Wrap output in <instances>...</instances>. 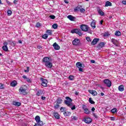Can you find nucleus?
Returning <instances> with one entry per match:
<instances>
[{
	"label": "nucleus",
	"mask_w": 126,
	"mask_h": 126,
	"mask_svg": "<svg viewBox=\"0 0 126 126\" xmlns=\"http://www.w3.org/2000/svg\"><path fill=\"white\" fill-rule=\"evenodd\" d=\"M80 29H81L82 31L84 32H88V33H90L91 34L92 33V31L90 30V28L88 27V25H81L80 26Z\"/></svg>",
	"instance_id": "1"
},
{
	"label": "nucleus",
	"mask_w": 126,
	"mask_h": 126,
	"mask_svg": "<svg viewBox=\"0 0 126 126\" xmlns=\"http://www.w3.org/2000/svg\"><path fill=\"white\" fill-rule=\"evenodd\" d=\"M65 99L64 101V104L68 107H72V99L68 96H66Z\"/></svg>",
	"instance_id": "2"
},
{
	"label": "nucleus",
	"mask_w": 126,
	"mask_h": 126,
	"mask_svg": "<svg viewBox=\"0 0 126 126\" xmlns=\"http://www.w3.org/2000/svg\"><path fill=\"white\" fill-rule=\"evenodd\" d=\"M76 66L78 68H79V71L83 72L84 67H85V65L83 64H81V63L78 62L76 63Z\"/></svg>",
	"instance_id": "3"
},
{
	"label": "nucleus",
	"mask_w": 126,
	"mask_h": 126,
	"mask_svg": "<svg viewBox=\"0 0 126 126\" xmlns=\"http://www.w3.org/2000/svg\"><path fill=\"white\" fill-rule=\"evenodd\" d=\"M71 33L72 34H74L75 33L76 34H78L79 36H81L82 35V33H81V30L80 29H74L71 31Z\"/></svg>",
	"instance_id": "4"
},
{
	"label": "nucleus",
	"mask_w": 126,
	"mask_h": 126,
	"mask_svg": "<svg viewBox=\"0 0 126 126\" xmlns=\"http://www.w3.org/2000/svg\"><path fill=\"white\" fill-rule=\"evenodd\" d=\"M19 91L21 95H26V94H27L26 89L23 88V87H21L19 90Z\"/></svg>",
	"instance_id": "5"
},
{
	"label": "nucleus",
	"mask_w": 126,
	"mask_h": 126,
	"mask_svg": "<svg viewBox=\"0 0 126 126\" xmlns=\"http://www.w3.org/2000/svg\"><path fill=\"white\" fill-rule=\"evenodd\" d=\"M82 109L84 111L85 114H86V115H89V114H90V110L89 109L87 108V106H86V105H83L82 106Z\"/></svg>",
	"instance_id": "6"
},
{
	"label": "nucleus",
	"mask_w": 126,
	"mask_h": 126,
	"mask_svg": "<svg viewBox=\"0 0 126 126\" xmlns=\"http://www.w3.org/2000/svg\"><path fill=\"white\" fill-rule=\"evenodd\" d=\"M40 80L42 81L41 85L44 87H47L48 86V81H47V80L43 78H41Z\"/></svg>",
	"instance_id": "7"
},
{
	"label": "nucleus",
	"mask_w": 126,
	"mask_h": 126,
	"mask_svg": "<svg viewBox=\"0 0 126 126\" xmlns=\"http://www.w3.org/2000/svg\"><path fill=\"white\" fill-rule=\"evenodd\" d=\"M104 83L105 84L107 87H111L112 86V82L108 79H106L103 81Z\"/></svg>",
	"instance_id": "8"
},
{
	"label": "nucleus",
	"mask_w": 126,
	"mask_h": 126,
	"mask_svg": "<svg viewBox=\"0 0 126 126\" xmlns=\"http://www.w3.org/2000/svg\"><path fill=\"white\" fill-rule=\"evenodd\" d=\"M83 121L86 123V124H90L92 122V119L90 117H87L84 119Z\"/></svg>",
	"instance_id": "9"
},
{
	"label": "nucleus",
	"mask_w": 126,
	"mask_h": 126,
	"mask_svg": "<svg viewBox=\"0 0 126 126\" xmlns=\"http://www.w3.org/2000/svg\"><path fill=\"white\" fill-rule=\"evenodd\" d=\"M79 43H80V40L77 38H75L74 40L72 41V44L74 46H77V45L79 44Z\"/></svg>",
	"instance_id": "10"
},
{
	"label": "nucleus",
	"mask_w": 126,
	"mask_h": 126,
	"mask_svg": "<svg viewBox=\"0 0 126 126\" xmlns=\"http://www.w3.org/2000/svg\"><path fill=\"white\" fill-rule=\"evenodd\" d=\"M44 65L46 67H48V68H52V67H53V63H52L51 61L47 63H45Z\"/></svg>",
	"instance_id": "11"
},
{
	"label": "nucleus",
	"mask_w": 126,
	"mask_h": 126,
	"mask_svg": "<svg viewBox=\"0 0 126 126\" xmlns=\"http://www.w3.org/2000/svg\"><path fill=\"white\" fill-rule=\"evenodd\" d=\"M97 11L98 12V13L99 14V15H101V16H104V15L105 14V13H104V12L102 11V10L101 9V8H100V7L97 8Z\"/></svg>",
	"instance_id": "12"
},
{
	"label": "nucleus",
	"mask_w": 126,
	"mask_h": 126,
	"mask_svg": "<svg viewBox=\"0 0 126 126\" xmlns=\"http://www.w3.org/2000/svg\"><path fill=\"white\" fill-rule=\"evenodd\" d=\"M51 58H48V57H44L43 59V63H49L51 62Z\"/></svg>",
	"instance_id": "13"
},
{
	"label": "nucleus",
	"mask_w": 126,
	"mask_h": 126,
	"mask_svg": "<svg viewBox=\"0 0 126 126\" xmlns=\"http://www.w3.org/2000/svg\"><path fill=\"white\" fill-rule=\"evenodd\" d=\"M88 92H89V93H90V94H92V95H93V96H97V92H96V91H95V90H89L88 91Z\"/></svg>",
	"instance_id": "14"
},
{
	"label": "nucleus",
	"mask_w": 126,
	"mask_h": 126,
	"mask_svg": "<svg viewBox=\"0 0 126 126\" xmlns=\"http://www.w3.org/2000/svg\"><path fill=\"white\" fill-rule=\"evenodd\" d=\"M111 42L116 46V47H119V41L116 40L115 39L113 38L111 40Z\"/></svg>",
	"instance_id": "15"
},
{
	"label": "nucleus",
	"mask_w": 126,
	"mask_h": 126,
	"mask_svg": "<svg viewBox=\"0 0 126 126\" xmlns=\"http://www.w3.org/2000/svg\"><path fill=\"white\" fill-rule=\"evenodd\" d=\"M67 18L70 20V21H74L76 18L71 15H69L67 16Z\"/></svg>",
	"instance_id": "16"
},
{
	"label": "nucleus",
	"mask_w": 126,
	"mask_h": 126,
	"mask_svg": "<svg viewBox=\"0 0 126 126\" xmlns=\"http://www.w3.org/2000/svg\"><path fill=\"white\" fill-rule=\"evenodd\" d=\"M53 47L54 48L55 50H60L61 49V47L59 46L58 44H57L56 42L54 43L53 45Z\"/></svg>",
	"instance_id": "17"
},
{
	"label": "nucleus",
	"mask_w": 126,
	"mask_h": 126,
	"mask_svg": "<svg viewBox=\"0 0 126 126\" xmlns=\"http://www.w3.org/2000/svg\"><path fill=\"white\" fill-rule=\"evenodd\" d=\"M34 120L36 121V123H43V122L41 121V119L40 118V116H36Z\"/></svg>",
	"instance_id": "18"
},
{
	"label": "nucleus",
	"mask_w": 126,
	"mask_h": 126,
	"mask_svg": "<svg viewBox=\"0 0 126 126\" xmlns=\"http://www.w3.org/2000/svg\"><path fill=\"white\" fill-rule=\"evenodd\" d=\"M100 40L99 38H94L93 39V41L92 42V45H96L97 42Z\"/></svg>",
	"instance_id": "19"
},
{
	"label": "nucleus",
	"mask_w": 126,
	"mask_h": 126,
	"mask_svg": "<svg viewBox=\"0 0 126 126\" xmlns=\"http://www.w3.org/2000/svg\"><path fill=\"white\" fill-rule=\"evenodd\" d=\"M60 108V103H58L56 101L54 102V109L57 110V109H59Z\"/></svg>",
	"instance_id": "20"
},
{
	"label": "nucleus",
	"mask_w": 126,
	"mask_h": 126,
	"mask_svg": "<svg viewBox=\"0 0 126 126\" xmlns=\"http://www.w3.org/2000/svg\"><path fill=\"white\" fill-rule=\"evenodd\" d=\"M54 116L55 118V119H57V120H60V115L58 112H54Z\"/></svg>",
	"instance_id": "21"
},
{
	"label": "nucleus",
	"mask_w": 126,
	"mask_h": 126,
	"mask_svg": "<svg viewBox=\"0 0 126 126\" xmlns=\"http://www.w3.org/2000/svg\"><path fill=\"white\" fill-rule=\"evenodd\" d=\"M91 25V27L93 29H95L96 28V23H95V22L94 21L92 22Z\"/></svg>",
	"instance_id": "22"
},
{
	"label": "nucleus",
	"mask_w": 126,
	"mask_h": 126,
	"mask_svg": "<svg viewBox=\"0 0 126 126\" xmlns=\"http://www.w3.org/2000/svg\"><path fill=\"white\" fill-rule=\"evenodd\" d=\"M57 103L61 104H62V102H63V99L61 97H58L56 101Z\"/></svg>",
	"instance_id": "23"
},
{
	"label": "nucleus",
	"mask_w": 126,
	"mask_h": 126,
	"mask_svg": "<svg viewBox=\"0 0 126 126\" xmlns=\"http://www.w3.org/2000/svg\"><path fill=\"white\" fill-rule=\"evenodd\" d=\"M17 84V82L16 81H14L10 83V85L12 87H15Z\"/></svg>",
	"instance_id": "24"
},
{
	"label": "nucleus",
	"mask_w": 126,
	"mask_h": 126,
	"mask_svg": "<svg viewBox=\"0 0 126 126\" xmlns=\"http://www.w3.org/2000/svg\"><path fill=\"white\" fill-rule=\"evenodd\" d=\"M13 104L14 105V106H17L18 107H19L21 105V103L19 102H13Z\"/></svg>",
	"instance_id": "25"
},
{
	"label": "nucleus",
	"mask_w": 126,
	"mask_h": 126,
	"mask_svg": "<svg viewBox=\"0 0 126 126\" xmlns=\"http://www.w3.org/2000/svg\"><path fill=\"white\" fill-rule=\"evenodd\" d=\"M105 6L106 7L112 6V3L109 1H107L105 3Z\"/></svg>",
	"instance_id": "26"
},
{
	"label": "nucleus",
	"mask_w": 126,
	"mask_h": 126,
	"mask_svg": "<svg viewBox=\"0 0 126 126\" xmlns=\"http://www.w3.org/2000/svg\"><path fill=\"white\" fill-rule=\"evenodd\" d=\"M42 94H43V90H38L36 93V95L37 96H40L42 95Z\"/></svg>",
	"instance_id": "27"
},
{
	"label": "nucleus",
	"mask_w": 126,
	"mask_h": 126,
	"mask_svg": "<svg viewBox=\"0 0 126 126\" xmlns=\"http://www.w3.org/2000/svg\"><path fill=\"white\" fill-rule=\"evenodd\" d=\"M63 115L65 116V117H68L70 115H71V113L70 112L67 111L63 113Z\"/></svg>",
	"instance_id": "28"
},
{
	"label": "nucleus",
	"mask_w": 126,
	"mask_h": 126,
	"mask_svg": "<svg viewBox=\"0 0 126 126\" xmlns=\"http://www.w3.org/2000/svg\"><path fill=\"white\" fill-rule=\"evenodd\" d=\"M43 125L44 124L43 123V122H40L39 123H35L34 126H43Z\"/></svg>",
	"instance_id": "29"
},
{
	"label": "nucleus",
	"mask_w": 126,
	"mask_h": 126,
	"mask_svg": "<svg viewBox=\"0 0 126 126\" xmlns=\"http://www.w3.org/2000/svg\"><path fill=\"white\" fill-rule=\"evenodd\" d=\"M119 91H121V92H123L124 91V86L123 85H121L118 88Z\"/></svg>",
	"instance_id": "30"
},
{
	"label": "nucleus",
	"mask_w": 126,
	"mask_h": 126,
	"mask_svg": "<svg viewBox=\"0 0 126 126\" xmlns=\"http://www.w3.org/2000/svg\"><path fill=\"white\" fill-rule=\"evenodd\" d=\"M115 35L116 36H121L122 35V33L119 31H117L115 33Z\"/></svg>",
	"instance_id": "31"
},
{
	"label": "nucleus",
	"mask_w": 126,
	"mask_h": 126,
	"mask_svg": "<svg viewBox=\"0 0 126 126\" xmlns=\"http://www.w3.org/2000/svg\"><path fill=\"white\" fill-rule=\"evenodd\" d=\"M46 33L48 34V35H50V36H52L53 33H52V31L50 30H47L46 31Z\"/></svg>",
	"instance_id": "32"
},
{
	"label": "nucleus",
	"mask_w": 126,
	"mask_h": 126,
	"mask_svg": "<svg viewBox=\"0 0 126 126\" xmlns=\"http://www.w3.org/2000/svg\"><path fill=\"white\" fill-rule=\"evenodd\" d=\"M99 48H103V47H104L105 46V43H104V42H100L99 44Z\"/></svg>",
	"instance_id": "33"
},
{
	"label": "nucleus",
	"mask_w": 126,
	"mask_h": 126,
	"mask_svg": "<svg viewBox=\"0 0 126 126\" xmlns=\"http://www.w3.org/2000/svg\"><path fill=\"white\" fill-rule=\"evenodd\" d=\"M68 79L71 81L74 80V76L70 75L68 77Z\"/></svg>",
	"instance_id": "34"
},
{
	"label": "nucleus",
	"mask_w": 126,
	"mask_h": 126,
	"mask_svg": "<svg viewBox=\"0 0 126 126\" xmlns=\"http://www.w3.org/2000/svg\"><path fill=\"white\" fill-rule=\"evenodd\" d=\"M89 101L91 104H95V102L92 100V98L91 97L89 98Z\"/></svg>",
	"instance_id": "35"
},
{
	"label": "nucleus",
	"mask_w": 126,
	"mask_h": 126,
	"mask_svg": "<svg viewBox=\"0 0 126 126\" xmlns=\"http://www.w3.org/2000/svg\"><path fill=\"white\" fill-rule=\"evenodd\" d=\"M7 13V15L8 16H10V15H11V14H12V12L10 10H8Z\"/></svg>",
	"instance_id": "36"
},
{
	"label": "nucleus",
	"mask_w": 126,
	"mask_h": 126,
	"mask_svg": "<svg viewBox=\"0 0 126 126\" xmlns=\"http://www.w3.org/2000/svg\"><path fill=\"white\" fill-rule=\"evenodd\" d=\"M2 49L3 51H5V52H7L8 51V48H7V46H3Z\"/></svg>",
	"instance_id": "37"
},
{
	"label": "nucleus",
	"mask_w": 126,
	"mask_h": 126,
	"mask_svg": "<svg viewBox=\"0 0 126 126\" xmlns=\"http://www.w3.org/2000/svg\"><path fill=\"white\" fill-rule=\"evenodd\" d=\"M71 119L73 121H77L78 120V118L76 116H72Z\"/></svg>",
	"instance_id": "38"
},
{
	"label": "nucleus",
	"mask_w": 126,
	"mask_h": 126,
	"mask_svg": "<svg viewBox=\"0 0 126 126\" xmlns=\"http://www.w3.org/2000/svg\"><path fill=\"white\" fill-rule=\"evenodd\" d=\"M66 110L65 107H62L60 108V111L63 113V112H64Z\"/></svg>",
	"instance_id": "39"
},
{
	"label": "nucleus",
	"mask_w": 126,
	"mask_h": 126,
	"mask_svg": "<svg viewBox=\"0 0 126 126\" xmlns=\"http://www.w3.org/2000/svg\"><path fill=\"white\" fill-rule=\"evenodd\" d=\"M58 24H54L52 25V27L54 29H57L58 28Z\"/></svg>",
	"instance_id": "40"
},
{
	"label": "nucleus",
	"mask_w": 126,
	"mask_h": 126,
	"mask_svg": "<svg viewBox=\"0 0 126 126\" xmlns=\"http://www.w3.org/2000/svg\"><path fill=\"white\" fill-rule=\"evenodd\" d=\"M111 112L113 114H115V113H117V108H114L112 110H111Z\"/></svg>",
	"instance_id": "41"
},
{
	"label": "nucleus",
	"mask_w": 126,
	"mask_h": 126,
	"mask_svg": "<svg viewBox=\"0 0 126 126\" xmlns=\"http://www.w3.org/2000/svg\"><path fill=\"white\" fill-rule=\"evenodd\" d=\"M4 85L0 83V89H4Z\"/></svg>",
	"instance_id": "42"
},
{
	"label": "nucleus",
	"mask_w": 126,
	"mask_h": 126,
	"mask_svg": "<svg viewBox=\"0 0 126 126\" xmlns=\"http://www.w3.org/2000/svg\"><path fill=\"white\" fill-rule=\"evenodd\" d=\"M42 38L43 39H47L48 38V34H45L42 36Z\"/></svg>",
	"instance_id": "43"
},
{
	"label": "nucleus",
	"mask_w": 126,
	"mask_h": 126,
	"mask_svg": "<svg viewBox=\"0 0 126 126\" xmlns=\"http://www.w3.org/2000/svg\"><path fill=\"white\" fill-rule=\"evenodd\" d=\"M69 108H71V110H75V105H73V104L72 103V106L69 107Z\"/></svg>",
	"instance_id": "44"
},
{
	"label": "nucleus",
	"mask_w": 126,
	"mask_h": 126,
	"mask_svg": "<svg viewBox=\"0 0 126 126\" xmlns=\"http://www.w3.org/2000/svg\"><path fill=\"white\" fill-rule=\"evenodd\" d=\"M109 35H110V33H109V32H105L104 34V37H109Z\"/></svg>",
	"instance_id": "45"
},
{
	"label": "nucleus",
	"mask_w": 126,
	"mask_h": 126,
	"mask_svg": "<svg viewBox=\"0 0 126 126\" xmlns=\"http://www.w3.org/2000/svg\"><path fill=\"white\" fill-rule=\"evenodd\" d=\"M80 11L82 13H84V12H85V9H83V8H82L80 9Z\"/></svg>",
	"instance_id": "46"
},
{
	"label": "nucleus",
	"mask_w": 126,
	"mask_h": 126,
	"mask_svg": "<svg viewBox=\"0 0 126 126\" xmlns=\"http://www.w3.org/2000/svg\"><path fill=\"white\" fill-rule=\"evenodd\" d=\"M80 7H76L74 9V11H75V12H76V11H78V9H80Z\"/></svg>",
	"instance_id": "47"
},
{
	"label": "nucleus",
	"mask_w": 126,
	"mask_h": 126,
	"mask_svg": "<svg viewBox=\"0 0 126 126\" xmlns=\"http://www.w3.org/2000/svg\"><path fill=\"white\" fill-rule=\"evenodd\" d=\"M86 40L88 41V42H91V38L90 37H87L86 38Z\"/></svg>",
	"instance_id": "48"
},
{
	"label": "nucleus",
	"mask_w": 126,
	"mask_h": 126,
	"mask_svg": "<svg viewBox=\"0 0 126 126\" xmlns=\"http://www.w3.org/2000/svg\"><path fill=\"white\" fill-rule=\"evenodd\" d=\"M29 70H30L29 67H27V69L25 70L24 71H25V72H29Z\"/></svg>",
	"instance_id": "49"
},
{
	"label": "nucleus",
	"mask_w": 126,
	"mask_h": 126,
	"mask_svg": "<svg viewBox=\"0 0 126 126\" xmlns=\"http://www.w3.org/2000/svg\"><path fill=\"white\" fill-rule=\"evenodd\" d=\"M50 18L51 19H55V18H56V16H55L54 15H50Z\"/></svg>",
	"instance_id": "50"
},
{
	"label": "nucleus",
	"mask_w": 126,
	"mask_h": 126,
	"mask_svg": "<svg viewBox=\"0 0 126 126\" xmlns=\"http://www.w3.org/2000/svg\"><path fill=\"white\" fill-rule=\"evenodd\" d=\"M26 79L27 82H29V83H30V82H31V80H30V79L29 78H27Z\"/></svg>",
	"instance_id": "51"
},
{
	"label": "nucleus",
	"mask_w": 126,
	"mask_h": 126,
	"mask_svg": "<svg viewBox=\"0 0 126 126\" xmlns=\"http://www.w3.org/2000/svg\"><path fill=\"white\" fill-rule=\"evenodd\" d=\"M110 120H111V121H115L116 120V118L115 117H110Z\"/></svg>",
	"instance_id": "52"
},
{
	"label": "nucleus",
	"mask_w": 126,
	"mask_h": 126,
	"mask_svg": "<svg viewBox=\"0 0 126 126\" xmlns=\"http://www.w3.org/2000/svg\"><path fill=\"white\" fill-rule=\"evenodd\" d=\"M40 26H41V24H40L39 23H37L36 24V27L39 28V27H40Z\"/></svg>",
	"instance_id": "53"
},
{
	"label": "nucleus",
	"mask_w": 126,
	"mask_h": 126,
	"mask_svg": "<svg viewBox=\"0 0 126 126\" xmlns=\"http://www.w3.org/2000/svg\"><path fill=\"white\" fill-rule=\"evenodd\" d=\"M37 49H38L39 50H42L43 48H42V46L38 45L37 46Z\"/></svg>",
	"instance_id": "54"
},
{
	"label": "nucleus",
	"mask_w": 126,
	"mask_h": 126,
	"mask_svg": "<svg viewBox=\"0 0 126 126\" xmlns=\"http://www.w3.org/2000/svg\"><path fill=\"white\" fill-rule=\"evenodd\" d=\"M6 3H7L8 4H9V5H12L11 2H10L9 1L6 0Z\"/></svg>",
	"instance_id": "55"
},
{
	"label": "nucleus",
	"mask_w": 126,
	"mask_h": 126,
	"mask_svg": "<svg viewBox=\"0 0 126 126\" xmlns=\"http://www.w3.org/2000/svg\"><path fill=\"white\" fill-rule=\"evenodd\" d=\"M93 116L94 117V118H95V119H97L98 118V116L95 113H93Z\"/></svg>",
	"instance_id": "56"
},
{
	"label": "nucleus",
	"mask_w": 126,
	"mask_h": 126,
	"mask_svg": "<svg viewBox=\"0 0 126 126\" xmlns=\"http://www.w3.org/2000/svg\"><path fill=\"white\" fill-rule=\"evenodd\" d=\"M122 3L123 4H125V5H126V0H123L122 1Z\"/></svg>",
	"instance_id": "57"
},
{
	"label": "nucleus",
	"mask_w": 126,
	"mask_h": 126,
	"mask_svg": "<svg viewBox=\"0 0 126 126\" xmlns=\"http://www.w3.org/2000/svg\"><path fill=\"white\" fill-rule=\"evenodd\" d=\"M3 45L4 46H7V42H3Z\"/></svg>",
	"instance_id": "58"
},
{
	"label": "nucleus",
	"mask_w": 126,
	"mask_h": 126,
	"mask_svg": "<svg viewBox=\"0 0 126 126\" xmlns=\"http://www.w3.org/2000/svg\"><path fill=\"white\" fill-rule=\"evenodd\" d=\"M91 63H95V61L94 60H91Z\"/></svg>",
	"instance_id": "59"
},
{
	"label": "nucleus",
	"mask_w": 126,
	"mask_h": 126,
	"mask_svg": "<svg viewBox=\"0 0 126 126\" xmlns=\"http://www.w3.org/2000/svg\"><path fill=\"white\" fill-rule=\"evenodd\" d=\"M23 78H24V79H27V77H26V76H25V75H24V76H23Z\"/></svg>",
	"instance_id": "60"
},
{
	"label": "nucleus",
	"mask_w": 126,
	"mask_h": 126,
	"mask_svg": "<svg viewBox=\"0 0 126 126\" xmlns=\"http://www.w3.org/2000/svg\"><path fill=\"white\" fill-rule=\"evenodd\" d=\"M42 100H45L46 99V97L45 96H41Z\"/></svg>",
	"instance_id": "61"
},
{
	"label": "nucleus",
	"mask_w": 126,
	"mask_h": 126,
	"mask_svg": "<svg viewBox=\"0 0 126 126\" xmlns=\"http://www.w3.org/2000/svg\"><path fill=\"white\" fill-rule=\"evenodd\" d=\"M92 112H94V111H95V108L94 107H93L92 108Z\"/></svg>",
	"instance_id": "62"
},
{
	"label": "nucleus",
	"mask_w": 126,
	"mask_h": 126,
	"mask_svg": "<svg viewBox=\"0 0 126 126\" xmlns=\"http://www.w3.org/2000/svg\"><path fill=\"white\" fill-rule=\"evenodd\" d=\"M79 94V93H78V92L76 91V92H75V95H78Z\"/></svg>",
	"instance_id": "63"
},
{
	"label": "nucleus",
	"mask_w": 126,
	"mask_h": 126,
	"mask_svg": "<svg viewBox=\"0 0 126 126\" xmlns=\"http://www.w3.org/2000/svg\"><path fill=\"white\" fill-rule=\"evenodd\" d=\"M64 2H65V3H68V1H67V0H64Z\"/></svg>",
	"instance_id": "64"
}]
</instances>
